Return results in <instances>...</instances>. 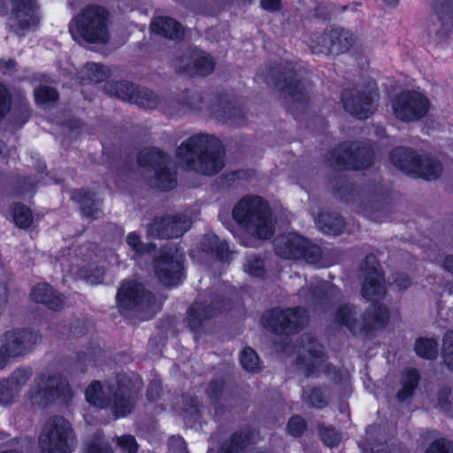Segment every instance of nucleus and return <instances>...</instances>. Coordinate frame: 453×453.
<instances>
[{"label":"nucleus","instance_id":"40","mask_svg":"<svg viewBox=\"0 0 453 453\" xmlns=\"http://www.w3.org/2000/svg\"><path fill=\"white\" fill-rule=\"evenodd\" d=\"M136 88L137 85L135 84L127 81H119L107 84L105 89L109 95L115 96L123 101L132 103Z\"/></svg>","mask_w":453,"mask_h":453},{"label":"nucleus","instance_id":"52","mask_svg":"<svg viewBox=\"0 0 453 453\" xmlns=\"http://www.w3.org/2000/svg\"><path fill=\"white\" fill-rule=\"evenodd\" d=\"M180 103L186 109L201 111L204 105V97L202 92L186 91Z\"/></svg>","mask_w":453,"mask_h":453},{"label":"nucleus","instance_id":"43","mask_svg":"<svg viewBox=\"0 0 453 453\" xmlns=\"http://www.w3.org/2000/svg\"><path fill=\"white\" fill-rule=\"evenodd\" d=\"M304 403L313 408H323L328 401L325 390L321 387L306 388L302 395Z\"/></svg>","mask_w":453,"mask_h":453},{"label":"nucleus","instance_id":"57","mask_svg":"<svg viewBox=\"0 0 453 453\" xmlns=\"http://www.w3.org/2000/svg\"><path fill=\"white\" fill-rule=\"evenodd\" d=\"M286 429L288 434L299 437L306 430V422L301 416H294L289 418Z\"/></svg>","mask_w":453,"mask_h":453},{"label":"nucleus","instance_id":"18","mask_svg":"<svg viewBox=\"0 0 453 453\" xmlns=\"http://www.w3.org/2000/svg\"><path fill=\"white\" fill-rule=\"evenodd\" d=\"M191 226L186 215L177 214L155 219L148 226V234L159 239H170L181 236Z\"/></svg>","mask_w":453,"mask_h":453},{"label":"nucleus","instance_id":"11","mask_svg":"<svg viewBox=\"0 0 453 453\" xmlns=\"http://www.w3.org/2000/svg\"><path fill=\"white\" fill-rule=\"evenodd\" d=\"M328 160L335 168L358 170L372 165V151L363 142H343L329 153Z\"/></svg>","mask_w":453,"mask_h":453},{"label":"nucleus","instance_id":"21","mask_svg":"<svg viewBox=\"0 0 453 453\" xmlns=\"http://www.w3.org/2000/svg\"><path fill=\"white\" fill-rule=\"evenodd\" d=\"M12 27L19 33L39 23L35 0H12Z\"/></svg>","mask_w":453,"mask_h":453},{"label":"nucleus","instance_id":"42","mask_svg":"<svg viewBox=\"0 0 453 453\" xmlns=\"http://www.w3.org/2000/svg\"><path fill=\"white\" fill-rule=\"evenodd\" d=\"M418 372L416 369H409L404 372L402 381L403 388L396 395L398 401L404 402L412 395L418 386Z\"/></svg>","mask_w":453,"mask_h":453},{"label":"nucleus","instance_id":"45","mask_svg":"<svg viewBox=\"0 0 453 453\" xmlns=\"http://www.w3.org/2000/svg\"><path fill=\"white\" fill-rule=\"evenodd\" d=\"M214 67L215 63L213 58L210 55H207L205 52L198 50L195 58L194 68L192 69L190 76H206L214 70Z\"/></svg>","mask_w":453,"mask_h":453},{"label":"nucleus","instance_id":"35","mask_svg":"<svg viewBox=\"0 0 453 453\" xmlns=\"http://www.w3.org/2000/svg\"><path fill=\"white\" fill-rule=\"evenodd\" d=\"M198 50L187 48L177 51L173 58V66L177 73L191 75L194 61Z\"/></svg>","mask_w":453,"mask_h":453},{"label":"nucleus","instance_id":"17","mask_svg":"<svg viewBox=\"0 0 453 453\" xmlns=\"http://www.w3.org/2000/svg\"><path fill=\"white\" fill-rule=\"evenodd\" d=\"M378 95L375 91H360L358 89L344 90L342 94L343 108L350 115L365 119L375 111L374 102Z\"/></svg>","mask_w":453,"mask_h":453},{"label":"nucleus","instance_id":"3","mask_svg":"<svg viewBox=\"0 0 453 453\" xmlns=\"http://www.w3.org/2000/svg\"><path fill=\"white\" fill-rule=\"evenodd\" d=\"M297 369L306 377H318L324 370L327 377L336 384H349V374L347 371L337 370L326 364L323 346L310 334H303L295 346Z\"/></svg>","mask_w":453,"mask_h":453},{"label":"nucleus","instance_id":"26","mask_svg":"<svg viewBox=\"0 0 453 453\" xmlns=\"http://www.w3.org/2000/svg\"><path fill=\"white\" fill-rule=\"evenodd\" d=\"M333 54L337 57L348 53L357 42V35L350 29L339 27H329Z\"/></svg>","mask_w":453,"mask_h":453},{"label":"nucleus","instance_id":"4","mask_svg":"<svg viewBox=\"0 0 453 453\" xmlns=\"http://www.w3.org/2000/svg\"><path fill=\"white\" fill-rule=\"evenodd\" d=\"M233 217L250 234L268 239L274 232V221L269 204L257 196L242 198L233 210Z\"/></svg>","mask_w":453,"mask_h":453},{"label":"nucleus","instance_id":"6","mask_svg":"<svg viewBox=\"0 0 453 453\" xmlns=\"http://www.w3.org/2000/svg\"><path fill=\"white\" fill-rule=\"evenodd\" d=\"M27 396L33 406L47 408L58 400L68 401L72 398V389L68 380L58 374H38L31 383Z\"/></svg>","mask_w":453,"mask_h":453},{"label":"nucleus","instance_id":"24","mask_svg":"<svg viewBox=\"0 0 453 453\" xmlns=\"http://www.w3.org/2000/svg\"><path fill=\"white\" fill-rule=\"evenodd\" d=\"M332 322L335 326H345L353 334H361L364 332V322H361V316H358L357 308L354 305L345 304L340 306L334 312ZM367 321L365 322V325Z\"/></svg>","mask_w":453,"mask_h":453},{"label":"nucleus","instance_id":"29","mask_svg":"<svg viewBox=\"0 0 453 453\" xmlns=\"http://www.w3.org/2000/svg\"><path fill=\"white\" fill-rule=\"evenodd\" d=\"M31 298L53 311L61 309L64 305V296L47 283L37 284L31 292Z\"/></svg>","mask_w":453,"mask_h":453},{"label":"nucleus","instance_id":"46","mask_svg":"<svg viewBox=\"0 0 453 453\" xmlns=\"http://www.w3.org/2000/svg\"><path fill=\"white\" fill-rule=\"evenodd\" d=\"M248 442L249 437L247 434L242 432L234 433L222 443L220 453H238L248 446Z\"/></svg>","mask_w":453,"mask_h":453},{"label":"nucleus","instance_id":"37","mask_svg":"<svg viewBox=\"0 0 453 453\" xmlns=\"http://www.w3.org/2000/svg\"><path fill=\"white\" fill-rule=\"evenodd\" d=\"M202 246L204 251L210 252L221 261L228 257L229 249L226 242L213 234H208L203 237Z\"/></svg>","mask_w":453,"mask_h":453},{"label":"nucleus","instance_id":"19","mask_svg":"<svg viewBox=\"0 0 453 453\" xmlns=\"http://www.w3.org/2000/svg\"><path fill=\"white\" fill-rule=\"evenodd\" d=\"M32 376V367L19 366L8 377L0 380V404L6 406L16 403L22 388Z\"/></svg>","mask_w":453,"mask_h":453},{"label":"nucleus","instance_id":"22","mask_svg":"<svg viewBox=\"0 0 453 453\" xmlns=\"http://www.w3.org/2000/svg\"><path fill=\"white\" fill-rule=\"evenodd\" d=\"M340 290L329 282L318 279L312 280L298 291L300 299L310 305L316 306L325 301L337 298Z\"/></svg>","mask_w":453,"mask_h":453},{"label":"nucleus","instance_id":"23","mask_svg":"<svg viewBox=\"0 0 453 453\" xmlns=\"http://www.w3.org/2000/svg\"><path fill=\"white\" fill-rule=\"evenodd\" d=\"M273 245L278 256L286 259H300L302 249L305 245V238L290 233L278 236L274 240Z\"/></svg>","mask_w":453,"mask_h":453},{"label":"nucleus","instance_id":"44","mask_svg":"<svg viewBox=\"0 0 453 453\" xmlns=\"http://www.w3.org/2000/svg\"><path fill=\"white\" fill-rule=\"evenodd\" d=\"M76 263L72 265L70 272L78 277L84 279L91 284L98 283L102 280L104 272L101 268L90 269L85 268V265L79 263V258H75Z\"/></svg>","mask_w":453,"mask_h":453},{"label":"nucleus","instance_id":"27","mask_svg":"<svg viewBox=\"0 0 453 453\" xmlns=\"http://www.w3.org/2000/svg\"><path fill=\"white\" fill-rule=\"evenodd\" d=\"M389 319L388 309L381 303H376L371 304L361 316V322H366L364 325L363 334H368L373 330L380 329L386 326Z\"/></svg>","mask_w":453,"mask_h":453},{"label":"nucleus","instance_id":"9","mask_svg":"<svg viewBox=\"0 0 453 453\" xmlns=\"http://www.w3.org/2000/svg\"><path fill=\"white\" fill-rule=\"evenodd\" d=\"M106 387L112 415L119 418L130 414L138 401L140 388L125 373L109 379Z\"/></svg>","mask_w":453,"mask_h":453},{"label":"nucleus","instance_id":"53","mask_svg":"<svg viewBox=\"0 0 453 453\" xmlns=\"http://www.w3.org/2000/svg\"><path fill=\"white\" fill-rule=\"evenodd\" d=\"M244 270L253 277H263L265 272L264 261L258 257L250 256L244 265Z\"/></svg>","mask_w":453,"mask_h":453},{"label":"nucleus","instance_id":"16","mask_svg":"<svg viewBox=\"0 0 453 453\" xmlns=\"http://www.w3.org/2000/svg\"><path fill=\"white\" fill-rule=\"evenodd\" d=\"M41 335L30 329H12L0 335V343L12 358L25 357L41 342Z\"/></svg>","mask_w":453,"mask_h":453},{"label":"nucleus","instance_id":"41","mask_svg":"<svg viewBox=\"0 0 453 453\" xmlns=\"http://www.w3.org/2000/svg\"><path fill=\"white\" fill-rule=\"evenodd\" d=\"M159 103V96L154 91L137 85L132 104L145 109H154Z\"/></svg>","mask_w":453,"mask_h":453},{"label":"nucleus","instance_id":"31","mask_svg":"<svg viewBox=\"0 0 453 453\" xmlns=\"http://www.w3.org/2000/svg\"><path fill=\"white\" fill-rule=\"evenodd\" d=\"M307 46L313 55L334 57L329 27L311 32L307 39Z\"/></svg>","mask_w":453,"mask_h":453},{"label":"nucleus","instance_id":"8","mask_svg":"<svg viewBox=\"0 0 453 453\" xmlns=\"http://www.w3.org/2000/svg\"><path fill=\"white\" fill-rule=\"evenodd\" d=\"M77 445L71 423L60 416L50 418L39 436L42 453H72Z\"/></svg>","mask_w":453,"mask_h":453},{"label":"nucleus","instance_id":"48","mask_svg":"<svg viewBox=\"0 0 453 453\" xmlns=\"http://www.w3.org/2000/svg\"><path fill=\"white\" fill-rule=\"evenodd\" d=\"M85 453H112L110 444L103 438L100 432L88 437L84 445Z\"/></svg>","mask_w":453,"mask_h":453},{"label":"nucleus","instance_id":"12","mask_svg":"<svg viewBox=\"0 0 453 453\" xmlns=\"http://www.w3.org/2000/svg\"><path fill=\"white\" fill-rule=\"evenodd\" d=\"M116 300L120 311H134L141 313H149L145 318L151 317L155 312L153 310L155 304L153 294L146 290L142 284L134 280L121 283Z\"/></svg>","mask_w":453,"mask_h":453},{"label":"nucleus","instance_id":"47","mask_svg":"<svg viewBox=\"0 0 453 453\" xmlns=\"http://www.w3.org/2000/svg\"><path fill=\"white\" fill-rule=\"evenodd\" d=\"M415 351L423 358L434 359L438 355V343L434 339H418L415 342Z\"/></svg>","mask_w":453,"mask_h":453},{"label":"nucleus","instance_id":"50","mask_svg":"<svg viewBox=\"0 0 453 453\" xmlns=\"http://www.w3.org/2000/svg\"><path fill=\"white\" fill-rule=\"evenodd\" d=\"M13 221L19 228L27 229L33 222V213L31 210L21 203H16L12 207Z\"/></svg>","mask_w":453,"mask_h":453},{"label":"nucleus","instance_id":"39","mask_svg":"<svg viewBox=\"0 0 453 453\" xmlns=\"http://www.w3.org/2000/svg\"><path fill=\"white\" fill-rule=\"evenodd\" d=\"M219 120L234 126H239L244 118L242 110L233 104H226L221 109L214 111Z\"/></svg>","mask_w":453,"mask_h":453},{"label":"nucleus","instance_id":"2","mask_svg":"<svg viewBox=\"0 0 453 453\" xmlns=\"http://www.w3.org/2000/svg\"><path fill=\"white\" fill-rule=\"evenodd\" d=\"M265 81L273 85L292 107L296 104L303 107L309 102L311 81L308 73L293 63L269 68L265 74Z\"/></svg>","mask_w":453,"mask_h":453},{"label":"nucleus","instance_id":"33","mask_svg":"<svg viewBox=\"0 0 453 453\" xmlns=\"http://www.w3.org/2000/svg\"><path fill=\"white\" fill-rule=\"evenodd\" d=\"M318 228L326 234L337 235L345 228V221L337 212L321 211L315 219Z\"/></svg>","mask_w":453,"mask_h":453},{"label":"nucleus","instance_id":"13","mask_svg":"<svg viewBox=\"0 0 453 453\" xmlns=\"http://www.w3.org/2000/svg\"><path fill=\"white\" fill-rule=\"evenodd\" d=\"M430 102L416 91H404L392 101L394 115L403 122H415L423 119L428 112Z\"/></svg>","mask_w":453,"mask_h":453},{"label":"nucleus","instance_id":"49","mask_svg":"<svg viewBox=\"0 0 453 453\" xmlns=\"http://www.w3.org/2000/svg\"><path fill=\"white\" fill-rule=\"evenodd\" d=\"M126 242L130 247L131 250L134 253V256L137 257L150 254L156 250V244L152 242H142L140 236L135 233L128 234L127 235Z\"/></svg>","mask_w":453,"mask_h":453},{"label":"nucleus","instance_id":"14","mask_svg":"<svg viewBox=\"0 0 453 453\" xmlns=\"http://www.w3.org/2000/svg\"><path fill=\"white\" fill-rule=\"evenodd\" d=\"M153 266L156 276L163 284L174 286L182 277V255L173 248L164 249L155 257Z\"/></svg>","mask_w":453,"mask_h":453},{"label":"nucleus","instance_id":"58","mask_svg":"<svg viewBox=\"0 0 453 453\" xmlns=\"http://www.w3.org/2000/svg\"><path fill=\"white\" fill-rule=\"evenodd\" d=\"M11 96L7 88L0 82V122L10 111Z\"/></svg>","mask_w":453,"mask_h":453},{"label":"nucleus","instance_id":"10","mask_svg":"<svg viewBox=\"0 0 453 453\" xmlns=\"http://www.w3.org/2000/svg\"><path fill=\"white\" fill-rule=\"evenodd\" d=\"M264 326L278 334H294L301 331L309 322L306 309L297 306L293 308H273L265 311L262 318Z\"/></svg>","mask_w":453,"mask_h":453},{"label":"nucleus","instance_id":"36","mask_svg":"<svg viewBox=\"0 0 453 453\" xmlns=\"http://www.w3.org/2000/svg\"><path fill=\"white\" fill-rule=\"evenodd\" d=\"M110 69L100 63H87L80 71L81 79L90 82H102L110 76Z\"/></svg>","mask_w":453,"mask_h":453},{"label":"nucleus","instance_id":"54","mask_svg":"<svg viewBox=\"0 0 453 453\" xmlns=\"http://www.w3.org/2000/svg\"><path fill=\"white\" fill-rule=\"evenodd\" d=\"M323 442L330 448L336 447L342 441V434L334 427H322L319 431Z\"/></svg>","mask_w":453,"mask_h":453},{"label":"nucleus","instance_id":"25","mask_svg":"<svg viewBox=\"0 0 453 453\" xmlns=\"http://www.w3.org/2000/svg\"><path fill=\"white\" fill-rule=\"evenodd\" d=\"M434 12L438 20L436 35L446 39L453 32V0H434Z\"/></svg>","mask_w":453,"mask_h":453},{"label":"nucleus","instance_id":"56","mask_svg":"<svg viewBox=\"0 0 453 453\" xmlns=\"http://www.w3.org/2000/svg\"><path fill=\"white\" fill-rule=\"evenodd\" d=\"M35 96L38 103L46 104L58 100V94L56 89L48 86H41L35 90Z\"/></svg>","mask_w":453,"mask_h":453},{"label":"nucleus","instance_id":"59","mask_svg":"<svg viewBox=\"0 0 453 453\" xmlns=\"http://www.w3.org/2000/svg\"><path fill=\"white\" fill-rule=\"evenodd\" d=\"M426 453H453V443L444 439L437 440L428 447Z\"/></svg>","mask_w":453,"mask_h":453},{"label":"nucleus","instance_id":"28","mask_svg":"<svg viewBox=\"0 0 453 453\" xmlns=\"http://www.w3.org/2000/svg\"><path fill=\"white\" fill-rule=\"evenodd\" d=\"M150 29L155 34L175 41H180L184 37L183 27L166 16L155 17L150 23Z\"/></svg>","mask_w":453,"mask_h":453},{"label":"nucleus","instance_id":"5","mask_svg":"<svg viewBox=\"0 0 453 453\" xmlns=\"http://www.w3.org/2000/svg\"><path fill=\"white\" fill-rule=\"evenodd\" d=\"M108 20L109 12L104 7L88 5L71 20L69 32L76 41L105 44L110 39Z\"/></svg>","mask_w":453,"mask_h":453},{"label":"nucleus","instance_id":"64","mask_svg":"<svg viewBox=\"0 0 453 453\" xmlns=\"http://www.w3.org/2000/svg\"><path fill=\"white\" fill-rule=\"evenodd\" d=\"M169 446L173 453H188L186 449V443L181 437L172 436L169 440Z\"/></svg>","mask_w":453,"mask_h":453},{"label":"nucleus","instance_id":"60","mask_svg":"<svg viewBox=\"0 0 453 453\" xmlns=\"http://www.w3.org/2000/svg\"><path fill=\"white\" fill-rule=\"evenodd\" d=\"M118 445L127 453H135L138 449V444L132 435H123L117 438Z\"/></svg>","mask_w":453,"mask_h":453},{"label":"nucleus","instance_id":"30","mask_svg":"<svg viewBox=\"0 0 453 453\" xmlns=\"http://www.w3.org/2000/svg\"><path fill=\"white\" fill-rule=\"evenodd\" d=\"M417 163L412 176L426 180H434L441 177L443 167L438 158L428 155H419Z\"/></svg>","mask_w":453,"mask_h":453},{"label":"nucleus","instance_id":"7","mask_svg":"<svg viewBox=\"0 0 453 453\" xmlns=\"http://www.w3.org/2000/svg\"><path fill=\"white\" fill-rule=\"evenodd\" d=\"M137 160L141 166L148 168L151 188L170 190L176 186V167L169 155L157 148L144 149L139 153Z\"/></svg>","mask_w":453,"mask_h":453},{"label":"nucleus","instance_id":"55","mask_svg":"<svg viewBox=\"0 0 453 453\" xmlns=\"http://www.w3.org/2000/svg\"><path fill=\"white\" fill-rule=\"evenodd\" d=\"M302 251L301 258H303L310 264L318 262L322 254L321 249L318 245L309 242L306 239L305 245L303 249H302Z\"/></svg>","mask_w":453,"mask_h":453},{"label":"nucleus","instance_id":"63","mask_svg":"<svg viewBox=\"0 0 453 453\" xmlns=\"http://www.w3.org/2000/svg\"><path fill=\"white\" fill-rule=\"evenodd\" d=\"M161 391L160 383L157 380H152L148 386L146 396L150 402L157 401L161 395Z\"/></svg>","mask_w":453,"mask_h":453},{"label":"nucleus","instance_id":"32","mask_svg":"<svg viewBox=\"0 0 453 453\" xmlns=\"http://www.w3.org/2000/svg\"><path fill=\"white\" fill-rule=\"evenodd\" d=\"M419 155L413 150L397 147L390 152L392 164L406 174L412 175Z\"/></svg>","mask_w":453,"mask_h":453},{"label":"nucleus","instance_id":"15","mask_svg":"<svg viewBox=\"0 0 453 453\" xmlns=\"http://www.w3.org/2000/svg\"><path fill=\"white\" fill-rule=\"evenodd\" d=\"M379 267L377 257L372 254L367 255L361 264V294L365 299L381 298L386 294L384 277Z\"/></svg>","mask_w":453,"mask_h":453},{"label":"nucleus","instance_id":"51","mask_svg":"<svg viewBox=\"0 0 453 453\" xmlns=\"http://www.w3.org/2000/svg\"><path fill=\"white\" fill-rule=\"evenodd\" d=\"M240 361L243 369L249 372H257L260 371V360L257 352L246 347L242 349Z\"/></svg>","mask_w":453,"mask_h":453},{"label":"nucleus","instance_id":"62","mask_svg":"<svg viewBox=\"0 0 453 453\" xmlns=\"http://www.w3.org/2000/svg\"><path fill=\"white\" fill-rule=\"evenodd\" d=\"M224 383L221 380H211L208 386L207 394L211 400L217 401L223 390Z\"/></svg>","mask_w":453,"mask_h":453},{"label":"nucleus","instance_id":"1","mask_svg":"<svg viewBox=\"0 0 453 453\" xmlns=\"http://www.w3.org/2000/svg\"><path fill=\"white\" fill-rule=\"evenodd\" d=\"M176 157L188 170L212 176L224 167L221 142L208 134H196L184 140L177 148Z\"/></svg>","mask_w":453,"mask_h":453},{"label":"nucleus","instance_id":"20","mask_svg":"<svg viewBox=\"0 0 453 453\" xmlns=\"http://www.w3.org/2000/svg\"><path fill=\"white\" fill-rule=\"evenodd\" d=\"M230 308L226 300L219 301L218 297L211 301V305L204 302H195L187 312V323L192 331L198 330L206 320L215 317L219 312Z\"/></svg>","mask_w":453,"mask_h":453},{"label":"nucleus","instance_id":"61","mask_svg":"<svg viewBox=\"0 0 453 453\" xmlns=\"http://www.w3.org/2000/svg\"><path fill=\"white\" fill-rule=\"evenodd\" d=\"M450 394L451 390L448 387L441 388L438 392V405L443 411H448L450 409Z\"/></svg>","mask_w":453,"mask_h":453},{"label":"nucleus","instance_id":"34","mask_svg":"<svg viewBox=\"0 0 453 453\" xmlns=\"http://www.w3.org/2000/svg\"><path fill=\"white\" fill-rule=\"evenodd\" d=\"M72 199L80 203L81 209L86 217L98 219L102 214L100 210L101 201L95 197L94 193L83 190H74Z\"/></svg>","mask_w":453,"mask_h":453},{"label":"nucleus","instance_id":"38","mask_svg":"<svg viewBox=\"0 0 453 453\" xmlns=\"http://www.w3.org/2000/svg\"><path fill=\"white\" fill-rule=\"evenodd\" d=\"M85 395L90 404L100 409L108 408V395H105L99 380H94L88 385L85 391Z\"/></svg>","mask_w":453,"mask_h":453}]
</instances>
